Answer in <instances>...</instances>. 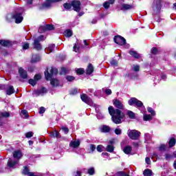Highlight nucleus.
<instances>
[{
	"label": "nucleus",
	"mask_w": 176,
	"mask_h": 176,
	"mask_svg": "<svg viewBox=\"0 0 176 176\" xmlns=\"http://www.w3.org/2000/svg\"><path fill=\"white\" fill-rule=\"evenodd\" d=\"M113 104L117 109L110 106L108 108L109 113L111 116V120L116 124H120L122 120L124 119V113L122 112L120 109H124V104L123 102L118 98L113 100Z\"/></svg>",
	"instance_id": "1"
},
{
	"label": "nucleus",
	"mask_w": 176,
	"mask_h": 176,
	"mask_svg": "<svg viewBox=\"0 0 176 176\" xmlns=\"http://www.w3.org/2000/svg\"><path fill=\"white\" fill-rule=\"evenodd\" d=\"M50 72L49 71H46L45 72V79L47 80H50V84L53 87H57V86H58L59 81L56 78H52V77L53 75H57L58 71L56 68L51 67Z\"/></svg>",
	"instance_id": "2"
},
{
	"label": "nucleus",
	"mask_w": 176,
	"mask_h": 176,
	"mask_svg": "<svg viewBox=\"0 0 176 176\" xmlns=\"http://www.w3.org/2000/svg\"><path fill=\"white\" fill-rule=\"evenodd\" d=\"M13 157H14V159H17V160H14L12 159L8 160V166L10 167V168H14V167L19 164V160L23 157V153H21L20 151H15L13 153Z\"/></svg>",
	"instance_id": "3"
},
{
	"label": "nucleus",
	"mask_w": 176,
	"mask_h": 176,
	"mask_svg": "<svg viewBox=\"0 0 176 176\" xmlns=\"http://www.w3.org/2000/svg\"><path fill=\"white\" fill-rule=\"evenodd\" d=\"M23 12H24V8H19L15 10L14 14L12 15V19H15V23L16 24H20V23L23 21V18L21 15Z\"/></svg>",
	"instance_id": "4"
},
{
	"label": "nucleus",
	"mask_w": 176,
	"mask_h": 176,
	"mask_svg": "<svg viewBox=\"0 0 176 176\" xmlns=\"http://www.w3.org/2000/svg\"><path fill=\"white\" fill-rule=\"evenodd\" d=\"M46 38L45 36L41 35L37 38H36L33 43V49H35V50H42V45H41L40 42H42L45 41Z\"/></svg>",
	"instance_id": "5"
},
{
	"label": "nucleus",
	"mask_w": 176,
	"mask_h": 176,
	"mask_svg": "<svg viewBox=\"0 0 176 176\" xmlns=\"http://www.w3.org/2000/svg\"><path fill=\"white\" fill-rule=\"evenodd\" d=\"M129 105H134L136 107V108H145L144 107V103L141 102V100H139L138 99L135 98H131L129 101H128Z\"/></svg>",
	"instance_id": "6"
},
{
	"label": "nucleus",
	"mask_w": 176,
	"mask_h": 176,
	"mask_svg": "<svg viewBox=\"0 0 176 176\" xmlns=\"http://www.w3.org/2000/svg\"><path fill=\"white\" fill-rule=\"evenodd\" d=\"M127 133L128 136L131 140H138V138H140V135H141V132L137 130H129Z\"/></svg>",
	"instance_id": "7"
},
{
	"label": "nucleus",
	"mask_w": 176,
	"mask_h": 176,
	"mask_svg": "<svg viewBox=\"0 0 176 176\" xmlns=\"http://www.w3.org/2000/svg\"><path fill=\"white\" fill-rule=\"evenodd\" d=\"M153 9L154 10V14H156L160 12V9H162L161 0H155L153 1Z\"/></svg>",
	"instance_id": "8"
},
{
	"label": "nucleus",
	"mask_w": 176,
	"mask_h": 176,
	"mask_svg": "<svg viewBox=\"0 0 176 176\" xmlns=\"http://www.w3.org/2000/svg\"><path fill=\"white\" fill-rule=\"evenodd\" d=\"M80 98L83 102H85V104H87L88 105H90L91 107H96V104L93 102V100L91 98H90L87 95L83 94L80 96Z\"/></svg>",
	"instance_id": "9"
},
{
	"label": "nucleus",
	"mask_w": 176,
	"mask_h": 176,
	"mask_svg": "<svg viewBox=\"0 0 176 176\" xmlns=\"http://www.w3.org/2000/svg\"><path fill=\"white\" fill-rule=\"evenodd\" d=\"M63 0H47L41 6V9H47L52 6V3L60 2Z\"/></svg>",
	"instance_id": "10"
},
{
	"label": "nucleus",
	"mask_w": 176,
	"mask_h": 176,
	"mask_svg": "<svg viewBox=\"0 0 176 176\" xmlns=\"http://www.w3.org/2000/svg\"><path fill=\"white\" fill-rule=\"evenodd\" d=\"M114 42L115 43H117V45H120V46H123L124 45H126L125 38L120 36H116L114 37Z\"/></svg>",
	"instance_id": "11"
},
{
	"label": "nucleus",
	"mask_w": 176,
	"mask_h": 176,
	"mask_svg": "<svg viewBox=\"0 0 176 176\" xmlns=\"http://www.w3.org/2000/svg\"><path fill=\"white\" fill-rule=\"evenodd\" d=\"M80 1L74 0L72 1V6L75 12H80Z\"/></svg>",
	"instance_id": "12"
},
{
	"label": "nucleus",
	"mask_w": 176,
	"mask_h": 176,
	"mask_svg": "<svg viewBox=\"0 0 176 176\" xmlns=\"http://www.w3.org/2000/svg\"><path fill=\"white\" fill-rule=\"evenodd\" d=\"M133 5L127 4V3H122L120 6V10L122 12H126V10H131L133 9Z\"/></svg>",
	"instance_id": "13"
},
{
	"label": "nucleus",
	"mask_w": 176,
	"mask_h": 176,
	"mask_svg": "<svg viewBox=\"0 0 176 176\" xmlns=\"http://www.w3.org/2000/svg\"><path fill=\"white\" fill-rule=\"evenodd\" d=\"M5 88L4 89H6V94L8 96H12V94H13V93H14V87H13V86L12 85H5Z\"/></svg>",
	"instance_id": "14"
},
{
	"label": "nucleus",
	"mask_w": 176,
	"mask_h": 176,
	"mask_svg": "<svg viewBox=\"0 0 176 176\" xmlns=\"http://www.w3.org/2000/svg\"><path fill=\"white\" fill-rule=\"evenodd\" d=\"M19 74L21 76V78H23V79H27L28 76L27 75V71L24 70L22 67H20L19 69Z\"/></svg>",
	"instance_id": "15"
},
{
	"label": "nucleus",
	"mask_w": 176,
	"mask_h": 176,
	"mask_svg": "<svg viewBox=\"0 0 176 176\" xmlns=\"http://www.w3.org/2000/svg\"><path fill=\"white\" fill-rule=\"evenodd\" d=\"M80 142L79 140H72L69 143L70 148H79Z\"/></svg>",
	"instance_id": "16"
},
{
	"label": "nucleus",
	"mask_w": 176,
	"mask_h": 176,
	"mask_svg": "<svg viewBox=\"0 0 176 176\" xmlns=\"http://www.w3.org/2000/svg\"><path fill=\"white\" fill-rule=\"evenodd\" d=\"M0 45L4 46V47H9L10 46H12V43L6 40H0Z\"/></svg>",
	"instance_id": "17"
},
{
	"label": "nucleus",
	"mask_w": 176,
	"mask_h": 176,
	"mask_svg": "<svg viewBox=\"0 0 176 176\" xmlns=\"http://www.w3.org/2000/svg\"><path fill=\"white\" fill-rule=\"evenodd\" d=\"M115 3V0H108L105 1L103 4L104 9H109V5H113Z\"/></svg>",
	"instance_id": "18"
},
{
	"label": "nucleus",
	"mask_w": 176,
	"mask_h": 176,
	"mask_svg": "<svg viewBox=\"0 0 176 176\" xmlns=\"http://www.w3.org/2000/svg\"><path fill=\"white\" fill-rule=\"evenodd\" d=\"M50 137H52L53 138H61V135H60V133L57 131H52L50 133Z\"/></svg>",
	"instance_id": "19"
},
{
	"label": "nucleus",
	"mask_w": 176,
	"mask_h": 176,
	"mask_svg": "<svg viewBox=\"0 0 176 176\" xmlns=\"http://www.w3.org/2000/svg\"><path fill=\"white\" fill-rule=\"evenodd\" d=\"M38 61H41V56L37 54L32 55L31 63H38Z\"/></svg>",
	"instance_id": "20"
},
{
	"label": "nucleus",
	"mask_w": 176,
	"mask_h": 176,
	"mask_svg": "<svg viewBox=\"0 0 176 176\" xmlns=\"http://www.w3.org/2000/svg\"><path fill=\"white\" fill-rule=\"evenodd\" d=\"M129 54L132 56V57H134V58H140V57H141V55L134 50L129 51Z\"/></svg>",
	"instance_id": "21"
},
{
	"label": "nucleus",
	"mask_w": 176,
	"mask_h": 176,
	"mask_svg": "<svg viewBox=\"0 0 176 176\" xmlns=\"http://www.w3.org/2000/svg\"><path fill=\"white\" fill-rule=\"evenodd\" d=\"M10 116V113L8 111H0V119L2 118H9Z\"/></svg>",
	"instance_id": "22"
},
{
	"label": "nucleus",
	"mask_w": 176,
	"mask_h": 176,
	"mask_svg": "<svg viewBox=\"0 0 176 176\" xmlns=\"http://www.w3.org/2000/svg\"><path fill=\"white\" fill-rule=\"evenodd\" d=\"M94 71V68L93 67V65L91 64H89L87 69V74L90 75L93 74Z\"/></svg>",
	"instance_id": "23"
},
{
	"label": "nucleus",
	"mask_w": 176,
	"mask_h": 176,
	"mask_svg": "<svg viewBox=\"0 0 176 176\" xmlns=\"http://www.w3.org/2000/svg\"><path fill=\"white\" fill-rule=\"evenodd\" d=\"M126 115L130 119H135V113L133 112L132 111L128 110L126 111Z\"/></svg>",
	"instance_id": "24"
},
{
	"label": "nucleus",
	"mask_w": 176,
	"mask_h": 176,
	"mask_svg": "<svg viewBox=\"0 0 176 176\" xmlns=\"http://www.w3.org/2000/svg\"><path fill=\"white\" fill-rule=\"evenodd\" d=\"M46 91H47L46 88L42 87L40 90L36 91L35 93L38 96H42L43 94H45V93H46Z\"/></svg>",
	"instance_id": "25"
},
{
	"label": "nucleus",
	"mask_w": 176,
	"mask_h": 176,
	"mask_svg": "<svg viewBox=\"0 0 176 176\" xmlns=\"http://www.w3.org/2000/svg\"><path fill=\"white\" fill-rule=\"evenodd\" d=\"M131 146H126L124 148L123 151L126 153V155H129L131 152Z\"/></svg>",
	"instance_id": "26"
},
{
	"label": "nucleus",
	"mask_w": 176,
	"mask_h": 176,
	"mask_svg": "<svg viewBox=\"0 0 176 176\" xmlns=\"http://www.w3.org/2000/svg\"><path fill=\"white\" fill-rule=\"evenodd\" d=\"M168 144H169V148H173V146H175L176 144L175 138H170Z\"/></svg>",
	"instance_id": "27"
},
{
	"label": "nucleus",
	"mask_w": 176,
	"mask_h": 176,
	"mask_svg": "<svg viewBox=\"0 0 176 176\" xmlns=\"http://www.w3.org/2000/svg\"><path fill=\"white\" fill-rule=\"evenodd\" d=\"M143 120L145 122H148L149 120H152V116L151 115H149V114H144Z\"/></svg>",
	"instance_id": "28"
},
{
	"label": "nucleus",
	"mask_w": 176,
	"mask_h": 176,
	"mask_svg": "<svg viewBox=\"0 0 176 176\" xmlns=\"http://www.w3.org/2000/svg\"><path fill=\"white\" fill-rule=\"evenodd\" d=\"M56 47V45L54 44H50L48 47L47 48V51L48 52L47 53H52V52H53V50H54V47Z\"/></svg>",
	"instance_id": "29"
},
{
	"label": "nucleus",
	"mask_w": 176,
	"mask_h": 176,
	"mask_svg": "<svg viewBox=\"0 0 176 176\" xmlns=\"http://www.w3.org/2000/svg\"><path fill=\"white\" fill-rule=\"evenodd\" d=\"M115 148L111 145H107L106 147V150L107 152H110V153H112V152H113Z\"/></svg>",
	"instance_id": "30"
},
{
	"label": "nucleus",
	"mask_w": 176,
	"mask_h": 176,
	"mask_svg": "<svg viewBox=\"0 0 176 176\" xmlns=\"http://www.w3.org/2000/svg\"><path fill=\"white\" fill-rule=\"evenodd\" d=\"M144 140H145V142H148V141H151V140H152V136H151V134L149 133H145Z\"/></svg>",
	"instance_id": "31"
},
{
	"label": "nucleus",
	"mask_w": 176,
	"mask_h": 176,
	"mask_svg": "<svg viewBox=\"0 0 176 176\" xmlns=\"http://www.w3.org/2000/svg\"><path fill=\"white\" fill-rule=\"evenodd\" d=\"M64 34L67 38H69V37L72 36V31L71 30H67L65 31Z\"/></svg>",
	"instance_id": "32"
},
{
	"label": "nucleus",
	"mask_w": 176,
	"mask_h": 176,
	"mask_svg": "<svg viewBox=\"0 0 176 176\" xmlns=\"http://www.w3.org/2000/svg\"><path fill=\"white\" fill-rule=\"evenodd\" d=\"M23 174H24L25 175L30 176V174H32V172H30V170L28 169V168L25 167V168L23 170Z\"/></svg>",
	"instance_id": "33"
},
{
	"label": "nucleus",
	"mask_w": 176,
	"mask_h": 176,
	"mask_svg": "<svg viewBox=\"0 0 176 176\" xmlns=\"http://www.w3.org/2000/svg\"><path fill=\"white\" fill-rule=\"evenodd\" d=\"M144 176H151L152 175V170L150 169H146L143 173Z\"/></svg>",
	"instance_id": "34"
},
{
	"label": "nucleus",
	"mask_w": 176,
	"mask_h": 176,
	"mask_svg": "<svg viewBox=\"0 0 176 176\" xmlns=\"http://www.w3.org/2000/svg\"><path fill=\"white\" fill-rule=\"evenodd\" d=\"M76 72H77L78 75H83V74H85V69H82V68L76 69Z\"/></svg>",
	"instance_id": "35"
},
{
	"label": "nucleus",
	"mask_w": 176,
	"mask_h": 176,
	"mask_svg": "<svg viewBox=\"0 0 176 176\" xmlns=\"http://www.w3.org/2000/svg\"><path fill=\"white\" fill-rule=\"evenodd\" d=\"M111 129H109V126H103L102 127V129L101 131H102V133H109V131H110Z\"/></svg>",
	"instance_id": "36"
},
{
	"label": "nucleus",
	"mask_w": 176,
	"mask_h": 176,
	"mask_svg": "<svg viewBox=\"0 0 176 176\" xmlns=\"http://www.w3.org/2000/svg\"><path fill=\"white\" fill-rule=\"evenodd\" d=\"M148 112L152 115V116H155L156 115V113L155 112V110L152 109L151 107H148L147 109Z\"/></svg>",
	"instance_id": "37"
},
{
	"label": "nucleus",
	"mask_w": 176,
	"mask_h": 176,
	"mask_svg": "<svg viewBox=\"0 0 176 176\" xmlns=\"http://www.w3.org/2000/svg\"><path fill=\"white\" fill-rule=\"evenodd\" d=\"M45 30L46 31H52V30H54V26L53 25H46Z\"/></svg>",
	"instance_id": "38"
},
{
	"label": "nucleus",
	"mask_w": 176,
	"mask_h": 176,
	"mask_svg": "<svg viewBox=\"0 0 176 176\" xmlns=\"http://www.w3.org/2000/svg\"><path fill=\"white\" fill-rule=\"evenodd\" d=\"M74 51L76 52V53H79L80 52V47H78L76 43L74 45Z\"/></svg>",
	"instance_id": "39"
},
{
	"label": "nucleus",
	"mask_w": 176,
	"mask_h": 176,
	"mask_svg": "<svg viewBox=\"0 0 176 176\" xmlns=\"http://www.w3.org/2000/svg\"><path fill=\"white\" fill-rule=\"evenodd\" d=\"M63 7L65 8V9H67V10H68L71 9V8H72V3H65L63 5Z\"/></svg>",
	"instance_id": "40"
},
{
	"label": "nucleus",
	"mask_w": 176,
	"mask_h": 176,
	"mask_svg": "<svg viewBox=\"0 0 176 176\" xmlns=\"http://www.w3.org/2000/svg\"><path fill=\"white\" fill-rule=\"evenodd\" d=\"M26 138H31V137H33L34 133L32 131L28 132L25 134Z\"/></svg>",
	"instance_id": "41"
},
{
	"label": "nucleus",
	"mask_w": 176,
	"mask_h": 176,
	"mask_svg": "<svg viewBox=\"0 0 176 176\" xmlns=\"http://www.w3.org/2000/svg\"><path fill=\"white\" fill-rule=\"evenodd\" d=\"M133 70L135 72H138V71H140V65H133Z\"/></svg>",
	"instance_id": "42"
},
{
	"label": "nucleus",
	"mask_w": 176,
	"mask_h": 176,
	"mask_svg": "<svg viewBox=\"0 0 176 176\" xmlns=\"http://www.w3.org/2000/svg\"><path fill=\"white\" fill-rule=\"evenodd\" d=\"M114 133L117 135H120V134H122V129H120V128H116L114 131Z\"/></svg>",
	"instance_id": "43"
},
{
	"label": "nucleus",
	"mask_w": 176,
	"mask_h": 176,
	"mask_svg": "<svg viewBox=\"0 0 176 176\" xmlns=\"http://www.w3.org/2000/svg\"><path fill=\"white\" fill-rule=\"evenodd\" d=\"M94 173H95L94 168H90L88 169V174L89 175H94Z\"/></svg>",
	"instance_id": "44"
},
{
	"label": "nucleus",
	"mask_w": 176,
	"mask_h": 176,
	"mask_svg": "<svg viewBox=\"0 0 176 176\" xmlns=\"http://www.w3.org/2000/svg\"><path fill=\"white\" fill-rule=\"evenodd\" d=\"M66 79L68 82H73V80H75V77L72 76H66Z\"/></svg>",
	"instance_id": "45"
},
{
	"label": "nucleus",
	"mask_w": 176,
	"mask_h": 176,
	"mask_svg": "<svg viewBox=\"0 0 176 176\" xmlns=\"http://www.w3.org/2000/svg\"><path fill=\"white\" fill-rule=\"evenodd\" d=\"M21 115H23V118H28V111H27V110H22Z\"/></svg>",
	"instance_id": "46"
},
{
	"label": "nucleus",
	"mask_w": 176,
	"mask_h": 176,
	"mask_svg": "<svg viewBox=\"0 0 176 176\" xmlns=\"http://www.w3.org/2000/svg\"><path fill=\"white\" fill-rule=\"evenodd\" d=\"M111 65L113 67H118V60H115V59L111 60Z\"/></svg>",
	"instance_id": "47"
},
{
	"label": "nucleus",
	"mask_w": 176,
	"mask_h": 176,
	"mask_svg": "<svg viewBox=\"0 0 176 176\" xmlns=\"http://www.w3.org/2000/svg\"><path fill=\"white\" fill-rule=\"evenodd\" d=\"M29 83L32 86H35V85H36V80H35L34 79H30L29 80Z\"/></svg>",
	"instance_id": "48"
},
{
	"label": "nucleus",
	"mask_w": 176,
	"mask_h": 176,
	"mask_svg": "<svg viewBox=\"0 0 176 176\" xmlns=\"http://www.w3.org/2000/svg\"><path fill=\"white\" fill-rule=\"evenodd\" d=\"M78 94V89H73L70 91V94L72 96H75V94Z\"/></svg>",
	"instance_id": "49"
},
{
	"label": "nucleus",
	"mask_w": 176,
	"mask_h": 176,
	"mask_svg": "<svg viewBox=\"0 0 176 176\" xmlns=\"http://www.w3.org/2000/svg\"><path fill=\"white\" fill-rule=\"evenodd\" d=\"M29 47H30V44H29L28 43H23V49L24 50H27V49H29Z\"/></svg>",
	"instance_id": "50"
},
{
	"label": "nucleus",
	"mask_w": 176,
	"mask_h": 176,
	"mask_svg": "<svg viewBox=\"0 0 176 176\" xmlns=\"http://www.w3.org/2000/svg\"><path fill=\"white\" fill-rule=\"evenodd\" d=\"M38 31L39 32H45L46 31V26H40Z\"/></svg>",
	"instance_id": "51"
},
{
	"label": "nucleus",
	"mask_w": 176,
	"mask_h": 176,
	"mask_svg": "<svg viewBox=\"0 0 176 176\" xmlns=\"http://www.w3.org/2000/svg\"><path fill=\"white\" fill-rule=\"evenodd\" d=\"M118 176H129V174L124 173V172H118L117 173Z\"/></svg>",
	"instance_id": "52"
},
{
	"label": "nucleus",
	"mask_w": 176,
	"mask_h": 176,
	"mask_svg": "<svg viewBox=\"0 0 176 176\" xmlns=\"http://www.w3.org/2000/svg\"><path fill=\"white\" fill-rule=\"evenodd\" d=\"M67 74V69L62 67L60 71V75H65Z\"/></svg>",
	"instance_id": "53"
},
{
	"label": "nucleus",
	"mask_w": 176,
	"mask_h": 176,
	"mask_svg": "<svg viewBox=\"0 0 176 176\" xmlns=\"http://www.w3.org/2000/svg\"><path fill=\"white\" fill-rule=\"evenodd\" d=\"M104 93L107 95V96H111V94H112V91L110 89H107L104 90Z\"/></svg>",
	"instance_id": "54"
},
{
	"label": "nucleus",
	"mask_w": 176,
	"mask_h": 176,
	"mask_svg": "<svg viewBox=\"0 0 176 176\" xmlns=\"http://www.w3.org/2000/svg\"><path fill=\"white\" fill-rule=\"evenodd\" d=\"M102 148H104V146L100 144L97 146L96 149H97L98 152H102Z\"/></svg>",
	"instance_id": "55"
},
{
	"label": "nucleus",
	"mask_w": 176,
	"mask_h": 176,
	"mask_svg": "<svg viewBox=\"0 0 176 176\" xmlns=\"http://www.w3.org/2000/svg\"><path fill=\"white\" fill-rule=\"evenodd\" d=\"M63 131H64L65 134H68L69 129L67 127H62Z\"/></svg>",
	"instance_id": "56"
},
{
	"label": "nucleus",
	"mask_w": 176,
	"mask_h": 176,
	"mask_svg": "<svg viewBox=\"0 0 176 176\" xmlns=\"http://www.w3.org/2000/svg\"><path fill=\"white\" fill-rule=\"evenodd\" d=\"M45 107H40L38 113H41V114L45 113Z\"/></svg>",
	"instance_id": "57"
},
{
	"label": "nucleus",
	"mask_w": 176,
	"mask_h": 176,
	"mask_svg": "<svg viewBox=\"0 0 176 176\" xmlns=\"http://www.w3.org/2000/svg\"><path fill=\"white\" fill-rule=\"evenodd\" d=\"M151 53H152L153 54H157V48L153 47V48L151 50Z\"/></svg>",
	"instance_id": "58"
},
{
	"label": "nucleus",
	"mask_w": 176,
	"mask_h": 176,
	"mask_svg": "<svg viewBox=\"0 0 176 176\" xmlns=\"http://www.w3.org/2000/svg\"><path fill=\"white\" fill-rule=\"evenodd\" d=\"M171 157H173V155L168 154V153H166L165 155V158L166 160H170V159H171Z\"/></svg>",
	"instance_id": "59"
},
{
	"label": "nucleus",
	"mask_w": 176,
	"mask_h": 176,
	"mask_svg": "<svg viewBox=\"0 0 176 176\" xmlns=\"http://www.w3.org/2000/svg\"><path fill=\"white\" fill-rule=\"evenodd\" d=\"M159 149H160V151H166V145L165 144H161Z\"/></svg>",
	"instance_id": "60"
},
{
	"label": "nucleus",
	"mask_w": 176,
	"mask_h": 176,
	"mask_svg": "<svg viewBox=\"0 0 176 176\" xmlns=\"http://www.w3.org/2000/svg\"><path fill=\"white\" fill-rule=\"evenodd\" d=\"M34 79L36 80V82H38V80L41 79V75L39 74L35 75Z\"/></svg>",
	"instance_id": "61"
},
{
	"label": "nucleus",
	"mask_w": 176,
	"mask_h": 176,
	"mask_svg": "<svg viewBox=\"0 0 176 176\" xmlns=\"http://www.w3.org/2000/svg\"><path fill=\"white\" fill-rule=\"evenodd\" d=\"M90 150L91 151V152H94L96 151V146L94 144H91L90 145Z\"/></svg>",
	"instance_id": "62"
},
{
	"label": "nucleus",
	"mask_w": 176,
	"mask_h": 176,
	"mask_svg": "<svg viewBox=\"0 0 176 176\" xmlns=\"http://www.w3.org/2000/svg\"><path fill=\"white\" fill-rule=\"evenodd\" d=\"M145 162H146V163L147 164H151V158H149V157H146V159H145Z\"/></svg>",
	"instance_id": "63"
},
{
	"label": "nucleus",
	"mask_w": 176,
	"mask_h": 176,
	"mask_svg": "<svg viewBox=\"0 0 176 176\" xmlns=\"http://www.w3.org/2000/svg\"><path fill=\"white\" fill-rule=\"evenodd\" d=\"M97 118L98 119H104V116L100 113L97 115Z\"/></svg>",
	"instance_id": "64"
}]
</instances>
